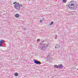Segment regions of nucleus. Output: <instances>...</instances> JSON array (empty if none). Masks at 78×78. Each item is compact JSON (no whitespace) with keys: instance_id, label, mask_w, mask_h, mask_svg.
<instances>
[{"instance_id":"f257e3e1","label":"nucleus","mask_w":78,"mask_h":78,"mask_svg":"<svg viewBox=\"0 0 78 78\" xmlns=\"http://www.w3.org/2000/svg\"><path fill=\"white\" fill-rule=\"evenodd\" d=\"M14 7L16 9H20V5H19V2L17 3L14 5Z\"/></svg>"},{"instance_id":"f03ea898","label":"nucleus","mask_w":78,"mask_h":78,"mask_svg":"<svg viewBox=\"0 0 78 78\" xmlns=\"http://www.w3.org/2000/svg\"><path fill=\"white\" fill-rule=\"evenodd\" d=\"M68 7L69 8L71 9H73L74 8H75V5H74V4L72 3L70 4H69Z\"/></svg>"},{"instance_id":"7ed1b4c3","label":"nucleus","mask_w":78,"mask_h":78,"mask_svg":"<svg viewBox=\"0 0 78 78\" xmlns=\"http://www.w3.org/2000/svg\"><path fill=\"white\" fill-rule=\"evenodd\" d=\"M47 46V45L45 44H42V45L41 46L40 48V49L41 50H44V49L45 48V47H46Z\"/></svg>"},{"instance_id":"20e7f679","label":"nucleus","mask_w":78,"mask_h":78,"mask_svg":"<svg viewBox=\"0 0 78 78\" xmlns=\"http://www.w3.org/2000/svg\"><path fill=\"white\" fill-rule=\"evenodd\" d=\"M34 63L36 64H41V63L40 61H37L35 60H34Z\"/></svg>"},{"instance_id":"39448f33","label":"nucleus","mask_w":78,"mask_h":78,"mask_svg":"<svg viewBox=\"0 0 78 78\" xmlns=\"http://www.w3.org/2000/svg\"><path fill=\"white\" fill-rule=\"evenodd\" d=\"M64 67V66L62 65V64L59 65H58V69H62Z\"/></svg>"},{"instance_id":"423d86ee","label":"nucleus","mask_w":78,"mask_h":78,"mask_svg":"<svg viewBox=\"0 0 78 78\" xmlns=\"http://www.w3.org/2000/svg\"><path fill=\"white\" fill-rule=\"evenodd\" d=\"M19 16H20V15H19V14L17 13L15 15V17H16V18H18V17H19Z\"/></svg>"},{"instance_id":"0eeeda50","label":"nucleus","mask_w":78,"mask_h":78,"mask_svg":"<svg viewBox=\"0 0 78 78\" xmlns=\"http://www.w3.org/2000/svg\"><path fill=\"white\" fill-rule=\"evenodd\" d=\"M54 67L55 68H56L57 69H59L58 65V66L57 65H55Z\"/></svg>"},{"instance_id":"6e6552de","label":"nucleus","mask_w":78,"mask_h":78,"mask_svg":"<svg viewBox=\"0 0 78 78\" xmlns=\"http://www.w3.org/2000/svg\"><path fill=\"white\" fill-rule=\"evenodd\" d=\"M59 45H58V44H57L56 46L55 47V48H59Z\"/></svg>"},{"instance_id":"1a4fd4ad","label":"nucleus","mask_w":78,"mask_h":78,"mask_svg":"<svg viewBox=\"0 0 78 78\" xmlns=\"http://www.w3.org/2000/svg\"><path fill=\"white\" fill-rule=\"evenodd\" d=\"M0 42H1V43H4V42H5V41L3 40H2L0 41Z\"/></svg>"},{"instance_id":"9d476101","label":"nucleus","mask_w":78,"mask_h":78,"mask_svg":"<svg viewBox=\"0 0 78 78\" xmlns=\"http://www.w3.org/2000/svg\"><path fill=\"white\" fill-rule=\"evenodd\" d=\"M18 73H15V76H18Z\"/></svg>"},{"instance_id":"9b49d317","label":"nucleus","mask_w":78,"mask_h":78,"mask_svg":"<svg viewBox=\"0 0 78 78\" xmlns=\"http://www.w3.org/2000/svg\"><path fill=\"white\" fill-rule=\"evenodd\" d=\"M53 22L52 21H51V23H50V26H51V25H53Z\"/></svg>"},{"instance_id":"f8f14e48","label":"nucleus","mask_w":78,"mask_h":78,"mask_svg":"<svg viewBox=\"0 0 78 78\" xmlns=\"http://www.w3.org/2000/svg\"><path fill=\"white\" fill-rule=\"evenodd\" d=\"M62 2L63 3H66L67 2V0H63Z\"/></svg>"},{"instance_id":"ddd939ff","label":"nucleus","mask_w":78,"mask_h":78,"mask_svg":"<svg viewBox=\"0 0 78 78\" xmlns=\"http://www.w3.org/2000/svg\"><path fill=\"white\" fill-rule=\"evenodd\" d=\"M57 39V35H55V39Z\"/></svg>"},{"instance_id":"4468645a","label":"nucleus","mask_w":78,"mask_h":78,"mask_svg":"<svg viewBox=\"0 0 78 78\" xmlns=\"http://www.w3.org/2000/svg\"><path fill=\"white\" fill-rule=\"evenodd\" d=\"M2 44H3V43L0 42V47H2Z\"/></svg>"},{"instance_id":"2eb2a0df","label":"nucleus","mask_w":78,"mask_h":78,"mask_svg":"<svg viewBox=\"0 0 78 78\" xmlns=\"http://www.w3.org/2000/svg\"><path fill=\"white\" fill-rule=\"evenodd\" d=\"M16 2H14L13 3V4H16Z\"/></svg>"},{"instance_id":"dca6fc26","label":"nucleus","mask_w":78,"mask_h":78,"mask_svg":"<svg viewBox=\"0 0 78 78\" xmlns=\"http://www.w3.org/2000/svg\"><path fill=\"white\" fill-rule=\"evenodd\" d=\"M20 5V6H22V4H20V5Z\"/></svg>"},{"instance_id":"f3484780","label":"nucleus","mask_w":78,"mask_h":78,"mask_svg":"<svg viewBox=\"0 0 78 78\" xmlns=\"http://www.w3.org/2000/svg\"><path fill=\"white\" fill-rule=\"evenodd\" d=\"M39 40V39H37V41H38Z\"/></svg>"},{"instance_id":"a211bd4d","label":"nucleus","mask_w":78,"mask_h":78,"mask_svg":"<svg viewBox=\"0 0 78 78\" xmlns=\"http://www.w3.org/2000/svg\"><path fill=\"white\" fill-rule=\"evenodd\" d=\"M40 23H41V22H42V21H41V20H40Z\"/></svg>"},{"instance_id":"6ab92c4d","label":"nucleus","mask_w":78,"mask_h":78,"mask_svg":"<svg viewBox=\"0 0 78 78\" xmlns=\"http://www.w3.org/2000/svg\"><path fill=\"white\" fill-rule=\"evenodd\" d=\"M27 30V29H25V30Z\"/></svg>"},{"instance_id":"aec40b11","label":"nucleus","mask_w":78,"mask_h":78,"mask_svg":"<svg viewBox=\"0 0 78 78\" xmlns=\"http://www.w3.org/2000/svg\"><path fill=\"white\" fill-rule=\"evenodd\" d=\"M77 70H78V69H77Z\"/></svg>"}]
</instances>
